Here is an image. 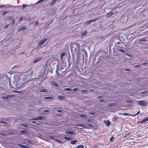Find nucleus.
<instances>
[{"instance_id":"412c9836","label":"nucleus","mask_w":148,"mask_h":148,"mask_svg":"<svg viewBox=\"0 0 148 148\" xmlns=\"http://www.w3.org/2000/svg\"><path fill=\"white\" fill-rule=\"evenodd\" d=\"M104 123H105L107 126H109L111 124V123L109 120H107L104 121Z\"/></svg>"},{"instance_id":"a18cd8bd","label":"nucleus","mask_w":148,"mask_h":148,"mask_svg":"<svg viewBox=\"0 0 148 148\" xmlns=\"http://www.w3.org/2000/svg\"><path fill=\"white\" fill-rule=\"evenodd\" d=\"M118 143H116L115 144V146L113 147V148H118Z\"/></svg>"},{"instance_id":"f3484780","label":"nucleus","mask_w":148,"mask_h":148,"mask_svg":"<svg viewBox=\"0 0 148 148\" xmlns=\"http://www.w3.org/2000/svg\"><path fill=\"white\" fill-rule=\"evenodd\" d=\"M17 145H18L19 147H21L22 148H29V147L25 145H23L20 144H17Z\"/></svg>"},{"instance_id":"6ab92c4d","label":"nucleus","mask_w":148,"mask_h":148,"mask_svg":"<svg viewBox=\"0 0 148 148\" xmlns=\"http://www.w3.org/2000/svg\"><path fill=\"white\" fill-rule=\"evenodd\" d=\"M65 133L66 134H70L71 135L74 134H75V133L74 132L69 130L66 131Z\"/></svg>"},{"instance_id":"5701e85b","label":"nucleus","mask_w":148,"mask_h":148,"mask_svg":"<svg viewBox=\"0 0 148 148\" xmlns=\"http://www.w3.org/2000/svg\"><path fill=\"white\" fill-rule=\"evenodd\" d=\"M27 131L26 130H23L20 131V133L22 134H25L27 133Z\"/></svg>"},{"instance_id":"c03bdc74","label":"nucleus","mask_w":148,"mask_h":148,"mask_svg":"<svg viewBox=\"0 0 148 148\" xmlns=\"http://www.w3.org/2000/svg\"><path fill=\"white\" fill-rule=\"evenodd\" d=\"M114 139V137L113 136H112L110 138V140H109L110 142H112L113 141Z\"/></svg>"},{"instance_id":"5fc2aeb1","label":"nucleus","mask_w":148,"mask_h":148,"mask_svg":"<svg viewBox=\"0 0 148 148\" xmlns=\"http://www.w3.org/2000/svg\"><path fill=\"white\" fill-rule=\"evenodd\" d=\"M115 47H116V50L117 51V48L119 49H120V47H121L120 46H119L118 45H116V46H115Z\"/></svg>"},{"instance_id":"e2e57ef3","label":"nucleus","mask_w":148,"mask_h":148,"mask_svg":"<svg viewBox=\"0 0 148 148\" xmlns=\"http://www.w3.org/2000/svg\"><path fill=\"white\" fill-rule=\"evenodd\" d=\"M9 26V24H7V25H6L4 27V28L5 29H7V28H8V27Z\"/></svg>"},{"instance_id":"2eb2a0df","label":"nucleus","mask_w":148,"mask_h":148,"mask_svg":"<svg viewBox=\"0 0 148 148\" xmlns=\"http://www.w3.org/2000/svg\"><path fill=\"white\" fill-rule=\"evenodd\" d=\"M114 14V12L112 11H110L109 12L107 13L106 14L107 17L108 18H109L112 16Z\"/></svg>"},{"instance_id":"39448f33","label":"nucleus","mask_w":148,"mask_h":148,"mask_svg":"<svg viewBox=\"0 0 148 148\" xmlns=\"http://www.w3.org/2000/svg\"><path fill=\"white\" fill-rule=\"evenodd\" d=\"M47 40V38L41 40L39 42L38 46L41 47L42 45Z\"/></svg>"},{"instance_id":"20e7f679","label":"nucleus","mask_w":148,"mask_h":148,"mask_svg":"<svg viewBox=\"0 0 148 148\" xmlns=\"http://www.w3.org/2000/svg\"><path fill=\"white\" fill-rule=\"evenodd\" d=\"M137 41L138 43H141L143 42L147 41V40L146 39V37H144L138 38L137 39Z\"/></svg>"},{"instance_id":"4be33fe9","label":"nucleus","mask_w":148,"mask_h":148,"mask_svg":"<svg viewBox=\"0 0 148 148\" xmlns=\"http://www.w3.org/2000/svg\"><path fill=\"white\" fill-rule=\"evenodd\" d=\"M65 96H63V95H60L58 96V99L60 100H62L63 99H65Z\"/></svg>"},{"instance_id":"6e6552de","label":"nucleus","mask_w":148,"mask_h":148,"mask_svg":"<svg viewBox=\"0 0 148 148\" xmlns=\"http://www.w3.org/2000/svg\"><path fill=\"white\" fill-rule=\"evenodd\" d=\"M14 95H8L6 96H3L1 97V98L3 99H7L9 100L10 97H14Z\"/></svg>"},{"instance_id":"ddd939ff","label":"nucleus","mask_w":148,"mask_h":148,"mask_svg":"<svg viewBox=\"0 0 148 148\" xmlns=\"http://www.w3.org/2000/svg\"><path fill=\"white\" fill-rule=\"evenodd\" d=\"M66 53L64 52L62 53L60 55V58L61 60L64 61V60H65V58H64V56L66 55Z\"/></svg>"},{"instance_id":"7c9ffc66","label":"nucleus","mask_w":148,"mask_h":148,"mask_svg":"<svg viewBox=\"0 0 148 148\" xmlns=\"http://www.w3.org/2000/svg\"><path fill=\"white\" fill-rule=\"evenodd\" d=\"M64 138L66 140H72L73 139V138L70 137H64Z\"/></svg>"},{"instance_id":"09e8293b","label":"nucleus","mask_w":148,"mask_h":148,"mask_svg":"<svg viewBox=\"0 0 148 148\" xmlns=\"http://www.w3.org/2000/svg\"><path fill=\"white\" fill-rule=\"evenodd\" d=\"M21 126L25 127H28V126L27 125L24 124H22L21 125Z\"/></svg>"},{"instance_id":"f03ea898","label":"nucleus","mask_w":148,"mask_h":148,"mask_svg":"<svg viewBox=\"0 0 148 148\" xmlns=\"http://www.w3.org/2000/svg\"><path fill=\"white\" fill-rule=\"evenodd\" d=\"M29 77V76H28V74L27 73H25L24 75L22 77V80L24 83V84H25V85H27V84H25L24 82H25L27 81L28 80H29V79H27Z\"/></svg>"},{"instance_id":"8fccbe9b","label":"nucleus","mask_w":148,"mask_h":148,"mask_svg":"<svg viewBox=\"0 0 148 148\" xmlns=\"http://www.w3.org/2000/svg\"><path fill=\"white\" fill-rule=\"evenodd\" d=\"M0 123L4 124H5V125H7L8 124V123H7L6 122H4L3 121H0Z\"/></svg>"},{"instance_id":"f257e3e1","label":"nucleus","mask_w":148,"mask_h":148,"mask_svg":"<svg viewBox=\"0 0 148 148\" xmlns=\"http://www.w3.org/2000/svg\"><path fill=\"white\" fill-rule=\"evenodd\" d=\"M25 85L24 83L21 82V79L17 77L13 82L12 87L14 88H19L24 87Z\"/></svg>"},{"instance_id":"a211bd4d","label":"nucleus","mask_w":148,"mask_h":148,"mask_svg":"<svg viewBox=\"0 0 148 148\" xmlns=\"http://www.w3.org/2000/svg\"><path fill=\"white\" fill-rule=\"evenodd\" d=\"M51 84L53 86L56 87H58V85L55 81H52L51 82Z\"/></svg>"},{"instance_id":"a878e982","label":"nucleus","mask_w":148,"mask_h":148,"mask_svg":"<svg viewBox=\"0 0 148 148\" xmlns=\"http://www.w3.org/2000/svg\"><path fill=\"white\" fill-rule=\"evenodd\" d=\"M57 0H52L51 1L50 6H53L57 2Z\"/></svg>"},{"instance_id":"393cba45","label":"nucleus","mask_w":148,"mask_h":148,"mask_svg":"<svg viewBox=\"0 0 148 148\" xmlns=\"http://www.w3.org/2000/svg\"><path fill=\"white\" fill-rule=\"evenodd\" d=\"M76 126L82 127H83V128H86V126L85 125L81 124H77L76 125Z\"/></svg>"},{"instance_id":"1a4fd4ad","label":"nucleus","mask_w":148,"mask_h":148,"mask_svg":"<svg viewBox=\"0 0 148 148\" xmlns=\"http://www.w3.org/2000/svg\"><path fill=\"white\" fill-rule=\"evenodd\" d=\"M148 121V117H146L144 119H143L141 121H137V123L138 124H139L141 123H145Z\"/></svg>"},{"instance_id":"dca6fc26","label":"nucleus","mask_w":148,"mask_h":148,"mask_svg":"<svg viewBox=\"0 0 148 148\" xmlns=\"http://www.w3.org/2000/svg\"><path fill=\"white\" fill-rule=\"evenodd\" d=\"M27 27L26 26H24L18 29V31L19 32L21 31H24L26 29Z\"/></svg>"},{"instance_id":"49530a36","label":"nucleus","mask_w":148,"mask_h":148,"mask_svg":"<svg viewBox=\"0 0 148 148\" xmlns=\"http://www.w3.org/2000/svg\"><path fill=\"white\" fill-rule=\"evenodd\" d=\"M134 68H138L139 67H140V65H135L134 66Z\"/></svg>"},{"instance_id":"de8ad7c7","label":"nucleus","mask_w":148,"mask_h":148,"mask_svg":"<svg viewBox=\"0 0 148 148\" xmlns=\"http://www.w3.org/2000/svg\"><path fill=\"white\" fill-rule=\"evenodd\" d=\"M121 42H117L115 44V46H116L117 45H120Z\"/></svg>"},{"instance_id":"7ed1b4c3","label":"nucleus","mask_w":148,"mask_h":148,"mask_svg":"<svg viewBox=\"0 0 148 148\" xmlns=\"http://www.w3.org/2000/svg\"><path fill=\"white\" fill-rule=\"evenodd\" d=\"M137 103L139 105L144 106H146L147 103V101L144 100L138 101H137Z\"/></svg>"},{"instance_id":"9b49d317","label":"nucleus","mask_w":148,"mask_h":148,"mask_svg":"<svg viewBox=\"0 0 148 148\" xmlns=\"http://www.w3.org/2000/svg\"><path fill=\"white\" fill-rule=\"evenodd\" d=\"M36 120H42L45 119V117L44 116H40L36 117Z\"/></svg>"},{"instance_id":"423d86ee","label":"nucleus","mask_w":148,"mask_h":148,"mask_svg":"<svg viewBox=\"0 0 148 148\" xmlns=\"http://www.w3.org/2000/svg\"><path fill=\"white\" fill-rule=\"evenodd\" d=\"M24 82L25 84H31V87H33L35 86V84L33 83V81L31 79L28 80L27 81L25 82Z\"/></svg>"},{"instance_id":"f8f14e48","label":"nucleus","mask_w":148,"mask_h":148,"mask_svg":"<svg viewBox=\"0 0 148 148\" xmlns=\"http://www.w3.org/2000/svg\"><path fill=\"white\" fill-rule=\"evenodd\" d=\"M42 57H38L36 58H35L33 61L34 63H37V62L39 61L42 59Z\"/></svg>"},{"instance_id":"0e129e2a","label":"nucleus","mask_w":148,"mask_h":148,"mask_svg":"<svg viewBox=\"0 0 148 148\" xmlns=\"http://www.w3.org/2000/svg\"><path fill=\"white\" fill-rule=\"evenodd\" d=\"M30 120H36V117H34V118H31L30 119Z\"/></svg>"},{"instance_id":"c9c22d12","label":"nucleus","mask_w":148,"mask_h":148,"mask_svg":"<svg viewBox=\"0 0 148 148\" xmlns=\"http://www.w3.org/2000/svg\"><path fill=\"white\" fill-rule=\"evenodd\" d=\"M63 90L66 91H71V89L70 88H64Z\"/></svg>"},{"instance_id":"052dcab7","label":"nucleus","mask_w":148,"mask_h":148,"mask_svg":"<svg viewBox=\"0 0 148 148\" xmlns=\"http://www.w3.org/2000/svg\"><path fill=\"white\" fill-rule=\"evenodd\" d=\"M78 90V88H74L73 89V90L74 91H77Z\"/></svg>"},{"instance_id":"b1692460","label":"nucleus","mask_w":148,"mask_h":148,"mask_svg":"<svg viewBox=\"0 0 148 148\" xmlns=\"http://www.w3.org/2000/svg\"><path fill=\"white\" fill-rule=\"evenodd\" d=\"M74 44L75 45V46H76V47L77 48V49H79L80 47H82V46H80V45L79 43H78L77 42H75L74 43Z\"/></svg>"},{"instance_id":"774afa93","label":"nucleus","mask_w":148,"mask_h":148,"mask_svg":"<svg viewBox=\"0 0 148 148\" xmlns=\"http://www.w3.org/2000/svg\"><path fill=\"white\" fill-rule=\"evenodd\" d=\"M27 142L29 143H32V141L31 140H28L27 141Z\"/></svg>"},{"instance_id":"c85d7f7f","label":"nucleus","mask_w":148,"mask_h":148,"mask_svg":"<svg viewBox=\"0 0 148 148\" xmlns=\"http://www.w3.org/2000/svg\"><path fill=\"white\" fill-rule=\"evenodd\" d=\"M77 142V141L76 140H71L70 142V144L72 145L75 144Z\"/></svg>"},{"instance_id":"bf43d9fd","label":"nucleus","mask_w":148,"mask_h":148,"mask_svg":"<svg viewBox=\"0 0 148 148\" xmlns=\"http://www.w3.org/2000/svg\"><path fill=\"white\" fill-rule=\"evenodd\" d=\"M87 125L91 127H93V126L92 125L90 124H88Z\"/></svg>"},{"instance_id":"680f3d73","label":"nucleus","mask_w":148,"mask_h":148,"mask_svg":"<svg viewBox=\"0 0 148 148\" xmlns=\"http://www.w3.org/2000/svg\"><path fill=\"white\" fill-rule=\"evenodd\" d=\"M124 115L125 116H129L130 114L128 113H124Z\"/></svg>"},{"instance_id":"72a5a7b5","label":"nucleus","mask_w":148,"mask_h":148,"mask_svg":"<svg viewBox=\"0 0 148 148\" xmlns=\"http://www.w3.org/2000/svg\"><path fill=\"white\" fill-rule=\"evenodd\" d=\"M148 93V90L141 92H140V94H146Z\"/></svg>"},{"instance_id":"79ce46f5","label":"nucleus","mask_w":148,"mask_h":148,"mask_svg":"<svg viewBox=\"0 0 148 148\" xmlns=\"http://www.w3.org/2000/svg\"><path fill=\"white\" fill-rule=\"evenodd\" d=\"M88 90H82L81 91V92L82 93H86V92H87Z\"/></svg>"},{"instance_id":"603ef678","label":"nucleus","mask_w":148,"mask_h":148,"mask_svg":"<svg viewBox=\"0 0 148 148\" xmlns=\"http://www.w3.org/2000/svg\"><path fill=\"white\" fill-rule=\"evenodd\" d=\"M125 54H126V55L127 56H128L130 57H132V55L131 54H130L128 53H126Z\"/></svg>"},{"instance_id":"0eeeda50","label":"nucleus","mask_w":148,"mask_h":148,"mask_svg":"<svg viewBox=\"0 0 148 148\" xmlns=\"http://www.w3.org/2000/svg\"><path fill=\"white\" fill-rule=\"evenodd\" d=\"M53 97L52 96L45 97H43V99L44 100H46V101H50L53 100Z\"/></svg>"},{"instance_id":"37998d69","label":"nucleus","mask_w":148,"mask_h":148,"mask_svg":"<svg viewBox=\"0 0 148 148\" xmlns=\"http://www.w3.org/2000/svg\"><path fill=\"white\" fill-rule=\"evenodd\" d=\"M22 7L21 8L23 9H24L27 6V4H23L22 5Z\"/></svg>"},{"instance_id":"13d9d810","label":"nucleus","mask_w":148,"mask_h":148,"mask_svg":"<svg viewBox=\"0 0 148 148\" xmlns=\"http://www.w3.org/2000/svg\"><path fill=\"white\" fill-rule=\"evenodd\" d=\"M56 111L57 112H59V113H61V112H62V110H56Z\"/></svg>"},{"instance_id":"c756f323","label":"nucleus","mask_w":148,"mask_h":148,"mask_svg":"<svg viewBox=\"0 0 148 148\" xmlns=\"http://www.w3.org/2000/svg\"><path fill=\"white\" fill-rule=\"evenodd\" d=\"M9 11L7 10H4L2 12V14L3 16H4L8 13Z\"/></svg>"},{"instance_id":"4468645a","label":"nucleus","mask_w":148,"mask_h":148,"mask_svg":"<svg viewBox=\"0 0 148 148\" xmlns=\"http://www.w3.org/2000/svg\"><path fill=\"white\" fill-rule=\"evenodd\" d=\"M45 75L44 71H40L38 74V76H39V78L40 79L43 77Z\"/></svg>"},{"instance_id":"ea45409f","label":"nucleus","mask_w":148,"mask_h":148,"mask_svg":"<svg viewBox=\"0 0 148 148\" xmlns=\"http://www.w3.org/2000/svg\"><path fill=\"white\" fill-rule=\"evenodd\" d=\"M49 137L50 138L51 140H55L56 139L54 136H49Z\"/></svg>"},{"instance_id":"f704fd0d","label":"nucleus","mask_w":148,"mask_h":148,"mask_svg":"<svg viewBox=\"0 0 148 148\" xmlns=\"http://www.w3.org/2000/svg\"><path fill=\"white\" fill-rule=\"evenodd\" d=\"M80 116L81 117L83 118H86L87 117V115L86 114H80Z\"/></svg>"},{"instance_id":"a19ab883","label":"nucleus","mask_w":148,"mask_h":148,"mask_svg":"<svg viewBox=\"0 0 148 148\" xmlns=\"http://www.w3.org/2000/svg\"><path fill=\"white\" fill-rule=\"evenodd\" d=\"M55 140L56 141V142L58 143H62V141L61 140H58V139H56Z\"/></svg>"},{"instance_id":"cd10ccee","label":"nucleus","mask_w":148,"mask_h":148,"mask_svg":"<svg viewBox=\"0 0 148 148\" xmlns=\"http://www.w3.org/2000/svg\"><path fill=\"white\" fill-rule=\"evenodd\" d=\"M26 73H27L28 74V76L30 78L31 76H32L33 74V71H32L30 72V71H28L27 72H26Z\"/></svg>"},{"instance_id":"4c0bfd02","label":"nucleus","mask_w":148,"mask_h":148,"mask_svg":"<svg viewBox=\"0 0 148 148\" xmlns=\"http://www.w3.org/2000/svg\"><path fill=\"white\" fill-rule=\"evenodd\" d=\"M114 121H118V119L119 117L117 116H114L113 118Z\"/></svg>"},{"instance_id":"473e14b6","label":"nucleus","mask_w":148,"mask_h":148,"mask_svg":"<svg viewBox=\"0 0 148 148\" xmlns=\"http://www.w3.org/2000/svg\"><path fill=\"white\" fill-rule=\"evenodd\" d=\"M87 34V32L86 31H84V32L82 34V38H83L84 36H85Z\"/></svg>"},{"instance_id":"6e6d98bb","label":"nucleus","mask_w":148,"mask_h":148,"mask_svg":"<svg viewBox=\"0 0 148 148\" xmlns=\"http://www.w3.org/2000/svg\"><path fill=\"white\" fill-rule=\"evenodd\" d=\"M132 102V100H127L126 101V103H131Z\"/></svg>"},{"instance_id":"69168bd1","label":"nucleus","mask_w":148,"mask_h":148,"mask_svg":"<svg viewBox=\"0 0 148 148\" xmlns=\"http://www.w3.org/2000/svg\"><path fill=\"white\" fill-rule=\"evenodd\" d=\"M8 134L11 135H13L14 134V133L12 132H9Z\"/></svg>"},{"instance_id":"4d7b16f0","label":"nucleus","mask_w":148,"mask_h":148,"mask_svg":"<svg viewBox=\"0 0 148 148\" xmlns=\"http://www.w3.org/2000/svg\"><path fill=\"white\" fill-rule=\"evenodd\" d=\"M100 102H105L106 100L103 99H101L99 100Z\"/></svg>"},{"instance_id":"bb28decb","label":"nucleus","mask_w":148,"mask_h":148,"mask_svg":"<svg viewBox=\"0 0 148 148\" xmlns=\"http://www.w3.org/2000/svg\"><path fill=\"white\" fill-rule=\"evenodd\" d=\"M117 51L118 52H121L123 53H125L126 51L122 49H119L117 48Z\"/></svg>"},{"instance_id":"2f4dec72","label":"nucleus","mask_w":148,"mask_h":148,"mask_svg":"<svg viewBox=\"0 0 148 148\" xmlns=\"http://www.w3.org/2000/svg\"><path fill=\"white\" fill-rule=\"evenodd\" d=\"M116 104L114 103H110L108 104V106L109 107H112L113 106H115Z\"/></svg>"},{"instance_id":"864d4df0","label":"nucleus","mask_w":148,"mask_h":148,"mask_svg":"<svg viewBox=\"0 0 148 148\" xmlns=\"http://www.w3.org/2000/svg\"><path fill=\"white\" fill-rule=\"evenodd\" d=\"M12 22L11 23H12V25H13L15 23V20L14 19H12Z\"/></svg>"},{"instance_id":"e433bc0d","label":"nucleus","mask_w":148,"mask_h":148,"mask_svg":"<svg viewBox=\"0 0 148 148\" xmlns=\"http://www.w3.org/2000/svg\"><path fill=\"white\" fill-rule=\"evenodd\" d=\"M84 147L83 145H80L77 146L76 148H84Z\"/></svg>"},{"instance_id":"58836bf2","label":"nucleus","mask_w":148,"mask_h":148,"mask_svg":"<svg viewBox=\"0 0 148 148\" xmlns=\"http://www.w3.org/2000/svg\"><path fill=\"white\" fill-rule=\"evenodd\" d=\"M50 112V110L49 109L44 110L42 111V112Z\"/></svg>"},{"instance_id":"3c124183","label":"nucleus","mask_w":148,"mask_h":148,"mask_svg":"<svg viewBox=\"0 0 148 148\" xmlns=\"http://www.w3.org/2000/svg\"><path fill=\"white\" fill-rule=\"evenodd\" d=\"M42 78L41 79V80H40V82H42L44 80H45L46 78L45 77H42Z\"/></svg>"},{"instance_id":"aec40b11","label":"nucleus","mask_w":148,"mask_h":148,"mask_svg":"<svg viewBox=\"0 0 148 148\" xmlns=\"http://www.w3.org/2000/svg\"><path fill=\"white\" fill-rule=\"evenodd\" d=\"M39 92H47V90L45 88H43L42 89H39Z\"/></svg>"},{"instance_id":"9d476101","label":"nucleus","mask_w":148,"mask_h":148,"mask_svg":"<svg viewBox=\"0 0 148 148\" xmlns=\"http://www.w3.org/2000/svg\"><path fill=\"white\" fill-rule=\"evenodd\" d=\"M97 19V18H94L93 19H91L90 20L87 21L86 23L85 24L86 25L90 24L92 22H93L95 21Z\"/></svg>"},{"instance_id":"338daca9","label":"nucleus","mask_w":148,"mask_h":148,"mask_svg":"<svg viewBox=\"0 0 148 148\" xmlns=\"http://www.w3.org/2000/svg\"><path fill=\"white\" fill-rule=\"evenodd\" d=\"M23 17L22 16V17H21L19 19V21H22V19H23Z\"/></svg>"}]
</instances>
